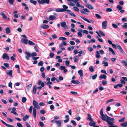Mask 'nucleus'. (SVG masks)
<instances>
[{"mask_svg":"<svg viewBox=\"0 0 127 127\" xmlns=\"http://www.w3.org/2000/svg\"><path fill=\"white\" fill-rule=\"evenodd\" d=\"M86 5L87 7L90 9H93L94 8L89 3L87 4H86Z\"/></svg>","mask_w":127,"mask_h":127,"instance_id":"obj_14","label":"nucleus"},{"mask_svg":"<svg viewBox=\"0 0 127 127\" xmlns=\"http://www.w3.org/2000/svg\"><path fill=\"white\" fill-rule=\"evenodd\" d=\"M122 62L126 66H127V62L126 61L124 60H122Z\"/></svg>","mask_w":127,"mask_h":127,"instance_id":"obj_56","label":"nucleus"},{"mask_svg":"<svg viewBox=\"0 0 127 127\" xmlns=\"http://www.w3.org/2000/svg\"><path fill=\"white\" fill-rule=\"evenodd\" d=\"M41 27L43 29H47L49 28V26L47 25L43 24L41 26Z\"/></svg>","mask_w":127,"mask_h":127,"instance_id":"obj_20","label":"nucleus"},{"mask_svg":"<svg viewBox=\"0 0 127 127\" xmlns=\"http://www.w3.org/2000/svg\"><path fill=\"white\" fill-rule=\"evenodd\" d=\"M107 21H103L102 23V27L104 29H106L107 27Z\"/></svg>","mask_w":127,"mask_h":127,"instance_id":"obj_7","label":"nucleus"},{"mask_svg":"<svg viewBox=\"0 0 127 127\" xmlns=\"http://www.w3.org/2000/svg\"><path fill=\"white\" fill-rule=\"evenodd\" d=\"M77 56H75L74 57V62H77L78 59L77 58Z\"/></svg>","mask_w":127,"mask_h":127,"instance_id":"obj_58","label":"nucleus"},{"mask_svg":"<svg viewBox=\"0 0 127 127\" xmlns=\"http://www.w3.org/2000/svg\"><path fill=\"white\" fill-rule=\"evenodd\" d=\"M120 125L122 126L126 127L127 126V122H125L123 123H121Z\"/></svg>","mask_w":127,"mask_h":127,"instance_id":"obj_31","label":"nucleus"},{"mask_svg":"<svg viewBox=\"0 0 127 127\" xmlns=\"http://www.w3.org/2000/svg\"><path fill=\"white\" fill-rule=\"evenodd\" d=\"M28 43L30 45H34L35 44L34 43L30 40L29 41Z\"/></svg>","mask_w":127,"mask_h":127,"instance_id":"obj_44","label":"nucleus"},{"mask_svg":"<svg viewBox=\"0 0 127 127\" xmlns=\"http://www.w3.org/2000/svg\"><path fill=\"white\" fill-rule=\"evenodd\" d=\"M97 77V74H96L92 76V78L93 79L95 80L96 79Z\"/></svg>","mask_w":127,"mask_h":127,"instance_id":"obj_47","label":"nucleus"},{"mask_svg":"<svg viewBox=\"0 0 127 127\" xmlns=\"http://www.w3.org/2000/svg\"><path fill=\"white\" fill-rule=\"evenodd\" d=\"M37 84L38 85H40L41 86L38 87L37 88V89L38 90H39L40 89L42 88V87H44V84L43 82H42V81L40 80H39L37 82Z\"/></svg>","mask_w":127,"mask_h":127,"instance_id":"obj_4","label":"nucleus"},{"mask_svg":"<svg viewBox=\"0 0 127 127\" xmlns=\"http://www.w3.org/2000/svg\"><path fill=\"white\" fill-rule=\"evenodd\" d=\"M37 55V54L34 52H32L31 54V56L32 57L35 56Z\"/></svg>","mask_w":127,"mask_h":127,"instance_id":"obj_49","label":"nucleus"},{"mask_svg":"<svg viewBox=\"0 0 127 127\" xmlns=\"http://www.w3.org/2000/svg\"><path fill=\"white\" fill-rule=\"evenodd\" d=\"M112 11V9L111 8H107L106 9V11L107 12H110Z\"/></svg>","mask_w":127,"mask_h":127,"instance_id":"obj_54","label":"nucleus"},{"mask_svg":"<svg viewBox=\"0 0 127 127\" xmlns=\"http://www.w3.org/2000/svg\"><path fill=\"white\" fill-rule=\"evenodd\" d=\"M73 9L75 11L78 12L79 11V9L77 7L74 6L73 7Z\"/></svg>","mask_w":127,"mask_h":127,"instance_id":"obj_39","label":"nucleus"},{"mask_svg":"<svg viewBox=\"0 0 127 127\" xmlns=\"http://www.w3.org/2000/svg\"><path fill=\"white\" fill-rule=\"evenodd\" d=\"M88 50L90 52H92L93 50V49L91 47H88Z\"/></svg>","mask_w":127,"mask_h":127,"instance_id":"obj_55","label":"nucleus"},{"mask_svg":"<svg viewBox=\"0 0 127 127\" xmlns=\"http://www.w3.org/2000/svg\"><path fill=\"white\" fill-rule=\"evenodd\" d=\"M36 85H34L33 87V92L35 94L36 93Z\"/></svg>","mask_w":127,"mask_h":127,"instance_id":"obj_29","label":"nucleus"},{"mask_svg":"<svg viewBox=\"0 0 127 127\" xmlns=\"http://www.w3.org/2000/svg\"><path fill=\"white\" fill-rule=\"evenodd\" d=\"M55 11L57 12H64L65 10L64 9H63V8L60 9L59 8H57L55 10Z\"/></svg>","mask_w":127,"mask_h":127,"instance_id":"obj_21","label":"nucleus"},{"mask_svg":"<svg viewBox=\"0 0 127 127\" xmlns=\"http://www.w3.org/2000/svg\"><path fill=\"white\" fill-rule=\"evenodd\" d=\"M117 8L119 10H120L122 9V7L120 5H118L117 6Z\"/></svg>","mask_w":127,"mask_h":127,"instance_id":"obj_40","label":"nucleus"},{"mask_svg":"<svg viewBox=\"0 0 127 127\" xmlns=\"http://www.w3.org/2000/svg\"><path fill=\"white\" fill-rule=\"evenodd\" d=\"M25 53L26 55L25 57V58L27 60H29V59L30 58L31 56V55L30 53L29 52H25Z\"/></svg>","mask_w":127,"mask_h":127,"instance_id":"obj_9","label":"nucleus"},{"mask_svg":"<svg viewBox=\"0 0 127 127\" xmlns=\"http://www.w3.org/2000/svg\"><path fill=\"white\" fill-rule=\"evenodd\" d=\"M67 4L71 6H75V5L74 3L71 2H69L67 3Z\"/></svg>","mask_w":127,"mask_h":127,"instance_id":"obj_43","label":"nucleus"},{"mask_svg":"<svg viewBox=\"0 0 127 127\" xmlns=\"http://www.w3.org/2000/svg\"><path fill=\"white\" fill-rule=\"evenodd\" d=\"M81 18H82V19H83L85 21L87 22L88 23H91V22L89 20H88L86 18L84 17H82V16H81Z\"/></svg>","mask_w":127,"mask_h":127,"instance_id":"obj_27","label":"nucleus"},{"mask_svg":"<svg viewBox=\"0 0 127 127\" xmlns=\"http://www.w3.org/2000/svg\"><path fill=\"white\" fill-rule=\"evenodd\" d=\"M114 100V99H110L108 100H107L106 102V103H109V102H111V101H112Z\"/></svg>","mask_w":127,"mask_h":127,"instance_id":"obj_53","label":"nucleus"},{"mask_svg":"<svg viewBox=\"0 0 127 127\" xmlns=\"http://www.w3.org/2000/svg\"><path fill=\"white\" fill-rule=\"evenodd\" d=\"M2 58L4 59H6L7 60H8L9 59V57L7 56L6 53H4L3 54L2 56Z\"/></svg>","mask_w":127,"mask_h":127,"instance_id":"obj_10","label":"nucleus"},{"mask_svg":"<svg viewBox=\"0 0 127 127\" xmlns=\"http://www.w3.org/2000/svg\"><path fill=\"white\" fill-rule=\"evenodd\" d=\"M32 86V84H30L27 86V89L29 90V89L31 88Z\"/></svg>","mask_w":127,"mask_h":127,"instance_id":"obj_61","label":"nucleus"},{"mask_svg":"<svg viewBox=\"0 0 127 127\" xmlns=\"http://www.w3.org/2000/svg\"><path fill=\"white\" fill-rule=\"evenodd\" d=\"M26 100L27 99L25 97H23L22 98V102L23 103H25Z\"/></svg>","mask_w":127,"mask_h":127,"instance_id":"obj_35","label":"nucleus"},{"mask_svg":"<svg viewBox=\"0 0 127 127\" xmlns=\"http://www.w3.org/2000/svg\"><path fill=\"white\" fill-rule=\"evenodd\" d=\"M102 64H104L103 66H107L108 65V63L107 62H105L104 61L102 62Z\"/></svg>","mask_w":127,"mask_h":127,"instance_id":"obj_25","label":"nucleus"},{"mask_svg":"<svg viewBox=\"0 0 127 127\" xmlns=\"http://www.w3.org/2000/svg\"><path fill=\"white\" fill-rule=\"evenodd\" d=\"M71 82L72 83L75 84H78L80 83L79 82L78 80L75 81V80H73L71 81Z\"/></svg>","mask_w":127,"mask_h":127,"instance_id":"obj_22","label":"nucleus"},{"mask_svg":"<svg viewBox=\"0 0 127 127\" xmlns=\"http://www.w3.org/2000/svg\"><path fill=\"white\" fill-rule=\"evenodd\" d=\"M33 104L34 106V107L33 108V116L34 118H35L36 114L35 108L40 109V107L38 105V102L37 101H36L34 100L33 101Z\"/></svg>","mask_w":127,"mask_h":127,"instance_id":"obj_1","label":"nucleus"},{"mask_svg":"<svg viewBox=\"0 0 127 127\" xmlns=\"http://www.w3.org/2000/svg\"><path fill=\"white\" fill-rule=\"evenodd\" d=\"M90 71L91 72H93L94 71V69L93 66H91L89 68Z\"/></svg>","mask_w":127,"mask_h":127,"instance_id":"obj_38","label":"nucleus"},{"mask_svg":"<svg viewBox=\"0 0 127 127\" xmlns=\"http://www.w3.org/2000/svg\"><path fill=\"white\" fill-rule=\"evenodd\" d=\"M96 57L97 58H99L100 57V55L98 51H96Z\"/></svg>","mask_w":127,"mask_h":127,"instance_id":"obj_30","label":"nucleus"},{"mask_svg":"<svg viewBox=\"0 0 127 127\" xmlns=\"http://www.w3.org/2000/svg\"><path fill=\"white\" fill-rule=\"evenodd\" d=\"M69 62L68 61H65V64L67 66H68L69 64Z\"/></svg>","mask_w":127,"mask_h":127,"instance_id":"obj_62","label":"nucleus"},{"mask_svg":"<svg viewBox=\"0 0 127 127\" xmlns=\"http://www.w3.org/2000/svg\"><path fill=\"white\" fill-rule=\"evenodd\" d=\"M79 0H74L73 1V2L76 4V6L78 7H79L80 6V4L78 2Z\"/></svg>","mask_w":127,"mask_h":127,"instance_id":"obj_12","label":"nucleus"},{"mask_svg":"<svg viewBox=\"0 0 127 127\" xmlns=\"http://www.w3.org/2000/svg\"><path fill=\"white\" fill-rule=\"evenodd\" d=\"M6 33L7 34L9 33L10 32V28L9 27H7L5 29Z\"/></svg>","mask_w":127,"mask_h":127,"instance_id":"obj_33","label":"nucleus"},{"mask_svg":"<svg viewBox=\"0 0 127 127\" xmlns=\"http://www.w3.org/2000/svg\"><path fill=\"white\" fill-rule=\"evenodd\" d=\"M30 116L29 115H26L23 118V121H26L29 118Z\"/></svg>","mask_w":127,"mask_h":127,"instance_id":"obj_23","label":"nucleus"},{"mask_svg":"<svg viewBox=\"0 0 127 127\" xmlns=\"http://www.w3.org/2000/svg\"><path fill=\"white\" fill-rule=\"evenodd\" d=\"M7 74L9 75L10 77L12 76V71L11 70H10L9 71L6 72Z\"/></svg>","mask_w":127,"mask_h":127,"instance_id":"obj_18","label":"nucleus"},{"mask_svg":"<svg viewBox=\"0 0 127 127\" xmlns=\"http://www.w3.org/2000/svg\"><path fill=\"white\" fill-rule=\"evenodd\" d=\"M16 109L15 108H12V111H11V113H12L13 114L15 115H17L18 114L15 111L16 110Z\"/></svg>","mask_w":127,"mask_h":127,"instance_id":"obj_19","label":"nucleus"},{"mask_svg":"<svg viewBox=\"0 0 127 127\" xmlns=\"http://www.w3.org/2000/svg\"><path fill=\"white\" fill-rule=\"evenodd\" d=\"M1 122L3 124L6 125L8 127H14L12 125L7 124L2 120H1Z\"/></svg>","mask_w":127,"mask_h":127,"instance_id":"obj_17","label":"nucleus"},{"mask_svg":"<svg viewBox=\"0 0 127 127\" xmlns=\"http://www.w3.org/2000/svg\"><path fill=\"white\" fill-rule=\"evenodd\" d=\"M74 48V47L73 46H72L71 47H68V50L69 51H70L71 50L73 49Z\"/></svg>","mask_w":127,"mask_h":127,"instance_id":"obj_45","label":"nucleus"},{"mask_svg":"<svg viewBox=\"0 0 127 127\" xmlns=\"http://www.w3.org/2000/svg\"><path fill=\"white\" fill-rule=\"evenodd\" d=\"M56 18V17L53 15H50L49 17V19L50 20H53Z\"/></svg>","mask_w":127,"mask_h":127,"instance_id":"obj_16","label":"nucleus"},{"mask_svg":"<svg viewBox=\"0 0 127 127\" xmlns=\"http://www.w3.org/2000/svg\"><path fill=\"white\" fill-rule=\"evenodd\" d=\"M78 73L81 79H82L83 76V71L82 69L78 71Z\"/></svg>","mask_w":127,"mask_h":127,"instance_id":"obj_11","label":"nucleus"},{"mask_svg":"<svg viewBox=\"0 0 127 127\" xmlns=\"http://www.w3.org/2000/svg\"><path fill=\"white\" fill-rule=\"evenodd\" d=\"M122 27L123 28H127V23H124L123 25L122 26Z\"/></svg>","mask_w":127,"mask_h":127,"instance_id":"obj_46","label":"nucleus"},{"mask_svg":"<svg viewBox=\"0 0 127 127\" xmlns=\"http://www.w3.org/2000/svg\"><path fill=\"white\" fill-rule=\"evenodd\" d=\"M65 68V67L64 66H61L60 67V69L61 70H63Z\"/></svg>","mask_w":127,"mask_h":127,"instance_id":"obj_50","label":"nucleus"},{"mask_svg":"<svg viewBox=\"0 0 127 127\" xmlns=\"http://www.w3.org/2000/svg\"><path fill=\"white\" fill-rule=\"evenodd\" d=\"M95 16L98 19H100L101 18V16L99 14H95Z\"/></svg>","mask_w":127,"mask_h":127,"instance_id":"obj_63","label":"nucleus"},{"mask_svg":"<svg viewBox=\"0 0 127 127\" xmlns=\"http://www.w3.org/2000/svg\"><path fill=\"white\" fill-rule=\"evenodd\" d=\"M101 116V118L103 120L106 121L107 120H110V121H113L114 120V118H111L110 117L108 116L106 114L104 115L103 114L100 115Z\"/></svg>","mask_w":127,"mask_h":127,"instance_id":"obj_2","label":"nucleus"},{"mask_svg":"<svg viewBox=\"0 0 127 127\" xmlns=\"http://www.w3.org/2000/svg\"><path fill=\"white\" fill-rule=\"evenodd\" d=\"M49 1V0H39L38 1L39 3L41 4H43L44 3L48 4Z\"/></svg>","mask_w":127,"mask_h":127,"instance_id":"obj_6","label":"nucleus"},{"mask_svg":"<svg viewBox=\"0 0 127 127\" xmlns=\"http://www.w3.org/2000/svg\"><path fill=\"white\" fill-rule=\"evenodd\" d=\"M89 124L90 126H94L95 125L96 123L94 122H90Z\"/></svg>","mask_w":127,"mask_h":127,"instance_id":"obj_34","label":"nucleus"},{"mask_svg":"<svg viewBox=\"0 0 127 127\" xmlns=\"http://www.w3.org/2000/svg\"><path fill=\"white\" fill-rule=\"evenodd\" d=\"M112 26L114 28H117L118 27V26L116 24H112Z\"/></svg>","mask_w":127,"mask_h":127,"instance_id":"obj_60","label":"nucleus"},{"mask_svg":"<svg viewBox=\"0 0 127 127\" xmlns=\"http://www.w3.org/2000/svg\"><path fill=\"white\" fill-rule=\"evenodd\" d=\"M83 10L84 11L90 13V12L89 10L86 8H83Z\"/></svg>","mask_w":127,"mask_h":127,"instance_id":"obj_59","label":"nucleus"},{"mask_svg":"<svg viewBox=\"0 0 127 127\" xmlns=\"http://www.w3.org/2000/svg\"><path fill=\"white\" fill-rule=\"evenodd\" d=\"M54 56V54L52 53H50L49 54V56L52 58Z\"/></svg>","mask_w":127,"mask_h":127,"instance_id":"obj_57","label":"nucleus"},{"mask_svg":"<svg viewBox=\"0 0 127 127\" xmlns=\"http://www.w3.org/2000/svg\"><path fill=\"white\" fill-rule=\"evenodd\" d=\"M71 122L73 124V125L74 126L76 125V122L74 120H71Z\"/></svg>","mask_w":127,"mask_h":127,"instance_id":"obj_52","label":"nucleus"},{"mask_svg":"<svg viewBox=\"0 0 127 127\" xmlns=\"http://www.w3.org/2000/svg\"><path fill=\"white\" fill-rule=\"evenodd\" d=\"M118 48L122 53H124V52L121 46L119 45L118 44H117Z\"/></svg>","mask_w":127,"mask_h":127,"instance_id":"obj_15","label":"nucleus"},{"mask_svg":"<svg viewBox=\"0 0 127 127\" xmlns=\"http://www.w3.org/2000/svg\"><path fill=\"white\" fill-rule=\"evenodd\" d=\"M30 2L34 4V5H35L37 3V1L35 0H31L30 1Z\"/></svg>","mask_w":127,"mask_h":127,"instance_id":"obj_36","label":"nucleus"},{"mask_svg":"<svg viewBox=\"0 0 127 127\" xmlns=\"http://www.w3.org/2000/svg\"><path fill=\"white\" fill-rule=\"evenodd\" d=\"M21 41L23 43L27 44L28 43V40L25 38H22L21 39Z\"/></svg>","mask_w":127,"mask_h":127,"instance_id":"obj_13","label":"nucleus"},{"mask_svg":"<svg viewBox=\"0 0 127 127\" xmlns=\"http://www.w3.org/2000/svg\"><path fill=\"white\" fill-rule=\"evenodd\" d=\"M109 51L111 52L113 55H115V53L113 49L109 47Z\"/></svg>","mask_w":127,"mask_h":127,"instance_id":"obj_32","label":"nucleus"},{"mask_svg":"<svg viewBox=\"0 0 127 127\" xmlns=\"http://www.w3.org/2000/svg\"><path fill=\"white\" fill-rule=\"evenodd\" d=\"M77 34L79 37H82L83 36L82 32H78Z\"/></svg>","mask_w":127,"mask_h":127,"instance_id":"obj_51","label":"nucleus"},{"mask_svg":"<svg viewBox=\"0 0 127 127\" xmlns=\"http://www.w3.org/2000/svg\"><path fill=\"white\" fill-rule=\"evenodd\" d=\"M63 9H64V10H65L64 11H66V9L68 8V6L65 5H63Z\"/></svg>","mask_w":127,"mask_h":127,"instance_id":"obj_37","label":"nucleus"},{"mask_svg":"<svg viewBox=\"0 0 127 127\" xmlns=\"http://www.w3.org/2000/svg\"><path fill=\"white\" fill-rule=\"evenodd\" d=\"M88 117L87 118V119L89 121H92L93 119L91 117V116L90 114H88Z\"/></svg>","mask_w":127,"mask_h":127,"instance_id":"obj_26","label":"nucleus"},{"mask_svg":"<svg viewBox=\"0 0 127 127\" xmlns=\"http://www.w3.org/2000/svg\"><path fill=\"white\" fill-rule=\"evenodd\" d=\"M54 10V9L52 8H49L47 9V11L48 12H49L50 11H53Z\"/></svg>","mask_w":127,"mask_h":127,"instance_id":"obj_41","label":"nucleus"},{"mask_svg":"<svg viewBox=\"0 0 127 127\" xmlns=\"http://www.w3.org/2000/svg\"><path fill=\"white\" fill-rule=\"evenodd\" d=\"M61 25L64 29H68V27L66 25V23L65 21L62 22L61 23Z\"/></svg>","mask_w":127,"mask_h":127,"instance_id":"obj_5","label":"nucleus"},{"mask_svg":"<svg viewBox=\"0 0 127 127\" xmlns=\"http://www.w3.org/2000/svg\"><path fill=\"white\" fill-rule=\"evenodd\" d=\"M106 78V75L101 74L100 75V79H105Z\"/></svg>","mask_w":127,"mask_h":127,"instance_id":"obj_28","label":"nucleus"},{"mask_svg":"<svg viewBox=\"0 0 127 127\" xmlns=\"http://www.w3.org/2000/svg\"><path fill=\"white\" fill-rule=\"evenodd\" d=\"M0 14L2 16L3 18L4 19H6L7 18V16L5 15L4 13L3 12H1Z\"/></svg>","mask_w":127,"mask_h":127,"instance_id":"obj_24","label":"nucleus"},{"mask_svg":"<svg viewBox=\"0 0 127 127\" xmlns=\"http://www.w3.org/2000/svg\"><path fill=\"white\" fill-rule=\"evenodd\" d=\"M43 62L42 61H40L39 62L38 65L39 66H42L43 65Z\"/></svg>","mask_w":127,"mask_h":127,"instance_id":"obj_42","label":"nucleus"},{"mask_svg":"<svg viewBox=\"0 0 127 127\" xmlns=\"http://www.w3.org/2000/svg\"><path fill=\"white\" fill-rule=\"evenodd\" d=\"M62 120L55 121V122L56 123V125L59 127H60L62 125Z\"/></svg>","mask_w":127,"mask_h":127,"instance_id":"obj_8","label":"nucleus"},{"mask_svg":"<svg viewBox=\"0 0 127 127\" xmlns=\"http://www.w3.org/2000/svg\"><path fill=\"white\" fill-rule=\"evenodd\" d=\"M17 125L18 127H23L22 125L19 123H17Z\"/></svg>","mask_w":127,"mask_h":127,"instance_id":"obj_64","label":"nucleus"},{"mask_svg":"<svg viewBox=\"0 0 127 127\" xmlns=\"http://www.w3.org/2000/svg\"><path fill=\"white\" fill-rule=\"evenodd\" d=\"M9 2L11 4H13L15 0H8Z\"/></svg>","mask_w":127,"mask_h":127,"instance_id":"obj_48","label":"nucleus"},{"mask_svg":"<svg viewBox=\"0 0 127 127\" xmlns=\"http://www.w3.org/2000/svg\"><path fill=\"white\" fill-rule=\"evenodd\" d=\"M109 121H110V120H107L106 121L107 124L110 125L109 126V127H118L117 126L114 125L113 122H111Z\"/></svg>","mask_w":127,"mask_h":127,"instance_id":"obj_3","label":"nucleus"}]
</instances>
